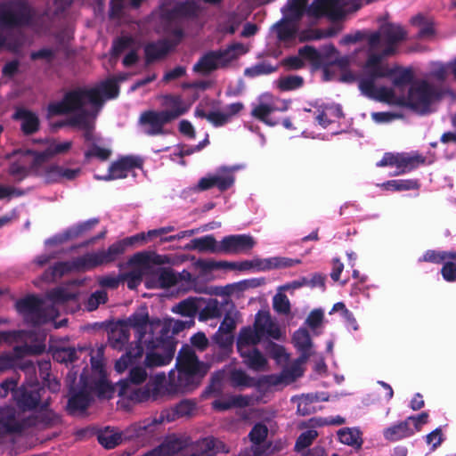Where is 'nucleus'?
<instances>
[{
    "label": "nucleus",
    "mask_w": 456,
    "mask_h": 456,
    "mask_svg": "<svg viewBox=\"0 0 456 456\" xmlns=\"http://www.w3.org/2000/svg\"><path fill=\"white\" fill-rule=\"evenodd\" d=\"M195 115L200 118H206L215 126H221L228 123V115L225 114L224 110H216L206 114L203 110H196Z\"/></svg>",
    "instance_id": "nucleus-48"
},
{
    "label": "nucleus",
    "mask_w": 456,
    "mask_h": 456,
    "mask_svg": "<svg viewBox=\"0 0 456 456\" xmlns=\"http://www.w3.org/2000/svg\"><path fill=\"white\" fill-rule=\"evenodd\" d=\"M14 118L20 123V127L25 134H31L37 130L39 120L37 115L27 110H19Z\"/></svg>",
    "instance_id": "nucleus-38"
},
{
    "label": "nucleus",
    "mask_w": 456,
    "mask_h": 456,
    "mask_svg": "<svg viewBox=\"0 0 456 456\" xmlns=\"http://www.w3.org/2000/svg\"><path fill=\"white\" fill-rule=\"evenodd\" d=\"M338 436L342 444L360 448L362 444L361 432L357 428H343L338 432Z\"/></svg>",
    "instance_id": "nucleus-44"
},
{
    "label": "nucleus",
    "mask_w": 456,
    "mask_h": 456,
    "mask_svg": "<svg viewBox=\"0 0 456 456\" xmlns=\"http://www.w3.org/2000/svg\"><path fill=\"white\" fill-rule=\"evenodd\" d=\"M299 260L273 256L268 258H254L250 261L242 262L240 265V270H253L257 272H265L273 269L287 268L297 265Z\"/></svg>",
    "instance_id": "nucleus-27"
},
{
    "label": "nucleus",
    "mask_w": 456,
    "mask_h": 456,
    "mask_svg": "<svg viewBox=\"0 0 456 456\" xmlns=\"http://www.w3.org/2000/svg\"><path fill=\"white\" fill-rule=\"evenodd\" d=\"M77 293V285L70 284L52 291L44 300L28 297L17 303V310L27 322L38 324L52 322L58 315L57 306L75 299Z\"/></svg>",
    "instance_id": "nucleus-6"
},
{
    "label": "nucleus",
    "mask_w": 456,
    "mask_h": 456,
    "mask_svg": "<svg viewBox=\"0 0 456 456\" xmlns=\"http://www.w3.org/2000/svg\"><path fill=\"white\" fill-rule=\"evenodd\" d=\"M228 379L233 386L237 387H250L254 381L246 373L240 370H233L229 372Z\"/></svg>",
    "instance_id": "nucleus-53"
},
{
    "label": "nucleus",
    "mask_w": 456,
    "mask_h": 456,
    "mask_svg": "<svg viewBox=\"0 0 456 456\" xmlns=\"http://www.w3.org/2000/svg\"><path fill=\"white\" fill-rule=\"evenodd\" d=\"M122 441V436L114 430H105L99 436V442L105 448H113Z\"/></svg>",
    "instance_id": "nucleus-50"
},
{
    "label": "nucleus",
    "mask_w": 456,
    "mask_h": 456,
    "mask_svg": "<svg viewBox=\"0 0 456 456\" xmlns=\"http://www.w3.org/2000/svg\"><path fill=\"white\" fill-rule=\"evenodd\" d=\"M316 436L317 432L315 430H307L302 433L296 443L297 451L299 452L309 446Z\"/></svg>",
    "instance_id": "nucleus-58"
},
{
    "label": "nucleus",
    "mask_w": 456,
    "mask_h": 456,
    "mask_svg": "<svg viewBox=\"0 0 456 456\" xmlns=\"http://www.w3.org/2000/svg\"><path fill=\"white\" fill-rule=\"evenodd\" d=\"M240 169L239 166L230 167H220L215 173L200 179L196 188L199 191H205L212 187H217L220 191H225L232 187L234 183V173Z\"/></svg>",
    "instance_id": "nucleus-23"
},
{
    "label": "nucleus",
    "mask_w": 456,
    "mask_h": 456,
    "mask_svg": "<svg viewBox=\"0 0 456 456\" xmlns=\"http://www.w3.org/2000/svg\"><path fill=\"white\" fill-rule=\"evenodd\" d=\"M110 150L108 147L102 146L100 143H94L86 152V157H95L101 160H105L110 156Z\"/></svg>",
    "instance_id": "nucleus-56"
},
{
    "label": "nucleus",
    "mask_w": 456,
    "mask_h": 456,
    "mask_svg": "<svg viewBox=\"0 0 456 456\" xmlns=\"http://www.w3.org/2000/svg\"><path fill=\"white\" fill-rule=\"evenodd\" d=\"M341 116V108L338 105H330L318 109L316 119L322 127H326L328 124L336 121L340 118Z\"/></svg>",
    "instance_id": "nucleus-40"
},
{
    "label": "nucleus",
    "mask_w": 456,
    "mask_h": 456,
    "mask_svg": "<svg viewBox=\"0 0 456 456\" xmlns=\"http://www.w3.org/2000/svg\"><path fill=\"white\" fill-rule=\"evenodd\" d=\"M306 5V0H289L284 8V18L286 20H296L299 19Z\"/></svg>",
    "instance_id": "nucleus-46"
},
{
    "label": "nucleus",
    "mask_w": 456,
    "mask_h": 456,
    "mask_svg": "<svg viewBox=\"0 0 456 456\" xmlns=\"http://www.w3.org/2000/svg\"><path fill=\"white\" fill-rule=\"evenodd\" d=\"M306 61L309 62V59L307 57L302 56L300 52L298 53L297 56H291L283 61L284 64L289 69H299Z\"/></svg>",
    "instance_id": "nucleus-64"
},
{
    "label": "nucleus",
    "mask_w": 456,
    "mask_h": 456,
    "mask_svg": "<svg viewBox=\"0 0 456 456\" xmlns=\"http://www.w3.org/2000/svg\"><path fill=\"white\" fill-rule=\"evenodd\" d=\"M371 118L377 124L390 123L396 118H400V115L393 112H372Z\"/></svg>",
    "instance_id": "nucleus-63"
},
{
    "label": "nucleus",
    "mask_w": 456,
    "mask_h": 456,
    "mask_svg": "<svg viewBox=\"0 0 456 456\" xmlns=\"http://www.w3.org/2000/svg\"><path fill=\"white\" fill-rule=\"evenodd\" d=\"M259 338L249 330H241L238 338L237 346L244 362L252 370H264L267 365L266 358L255 348Z\"/></svg>",
    "instance_id": "nucleus-16"
},
{
    "label": "nucleus",
    "mask_w": 456,
    "mask_h": 456,
    "mask_svg": "<svg viewBox=\"0 0 456 456\" xmlns=\"http://www.w3.org/2000/svg\"><path fill=\"white\" fill-rule=\"evenodd\" d=\"M142 359V349L141 347L129 348L126 354L122 355L115 363V370L118 373L124 372L130 368L129 380L134 384H140L146 379L145 369L139 365Z\"/></svg>",
    "instance_id": "nucleus-20"
},
{
    "label": "nucleus",
    "mask_w": 456,
    "mask_h": 456,
    "mask_svg": "<svg viewBox=\"0 0 456 456\" xmlns=\"http://www.w3.org/2000/svg\"><path fill=\"white\" fill-rule=\"evenodd\" d=\"M163 261L160 256L142 252L134 255L130 261L131 271L127 275V286L134 289L144 279L148 289L167 288L176 282L175 274L168 270L158 267Z\"/></svg>",
    "instance_id": "nucleus-5"
},
{
    "label": "nucleus",
    "mask_w": 456,
    "mask_h": 456,
    "mask_svg": "<svg viewBox=\"0 0 456 456\" xmlns=\"http://www.w3.org/2000/svg\"><path fill=\"white\" fill-rule=\"evenodd\" d=\"M274 71V68L266 63H259L245 69L244 74L248 77H256L259 75L269 74Z\"/></svg>",
    "instance_id": "nucleus-60"
},
{
    "label": "nucleus",
    "mask_w": 456,
    "mask_h": 456,
    "mask_svg": "<svg viewBox=\"0 0 456 456\" xmlns=\"http://www.w3.org/2000/svg\"><path fill=\"white\" fill-rule=\"evenodd\" d=\"M246 403V400L240 397H231L228 399H218L213 403V407L219 411L231 408L233 405H242Z\"/></svg>",
    "instance_id": "nucleus-57"
},
{
    "label": "nucleus",
    "mask_w": 456,
    "mask_h": 456,
    "mask_svg": "<svg viewBox=\"0 0 456 456\" xmlns=\"http://www.w3.org/2000/svg\"><path fill=\"white\" fill-rule=\"evenodd\" d=\"M142 168V161L134 157H123L113 162L109 171L104 175H95L97 179L115 180L127 177L128 175L135 176V170Z\"/></svg>",
    "instance_id": "nucleus-24"
},
{
    "label": "nucleus",
    "mask_w": 456,
    "mask_h": 456,
    "mask_svg": "<svg viewBox=\"0 0 456 456\" xmlns=\"http://www.w3.org/2000/svg\"><path fill=\"white\" fill-rule=\"evenodd\" d=\"M148 341H142L137 333V342L131 348L141 347L145 350L143 363L147 367H160L170 363L174 357L175 346L173 339H165L150 330H146Z\"/></svg>",
    "instance_id": "nucleus-12"
},
{
    "label": "nucleus",
    "mask_w": 456,
    "mask_h": 456,
    "mask_svg": "<svg viewBox=\"0 0 456 456\" xmlns=\"http://www.w3.org/2000/svg\"><path fill=\"white\" fill-rule=\"evenodd\" d=\"M138 48L139 45L134 39L127 37H122L121 38L115 41L112 51L114 56L126 53L123 62L126 66H129L136 61V51Z\"/></svg>",
    "instance_id": "nucleus-32"
},
{
    "label": "nucleus",
    "mask_w": 456,
    "mask_h": 456,
    "mask_svg": "<svg viewBox=\"0 0 456 456\" xmlns=\"http://www.w3.org/2000/svg\"><path fill=\"white\" fill-rule=\"evenodd\" d=\"M199 449L206 456H211L213 453L227 452L225 444L215 438L208 437L200 441L198 444Z\"/></svg>",
    "instance_id": "nucleus-45"
},
{
    "label": "nucleus",
    "mask_w": 456,
    "mask_h": 456,
    "mask_svg": "<svg viewBox=\"0 0 456 456\" xmlns=\"http://www.w3.org/2000/svg\"><path fill=\"white\" fill-rule=\"evenodd\" d=\"M45 337L41 331L0 332V344L14 345L13 353L0 355V371L13 368L18 364V361L26 355L42 353L45 348Z\"/></svg>",
    "instance_id": "nucleus-7"
},
{
    "label": "nucleus",
    "mask_w": 456,
    "mask_h": 456,
    "mask_svg": "<svg viewBox=\"0 0 456 456\" xmlns=\"http://www.w3.org/2000/svg\"><path fill=\"white\" fill-rule=\"evenodd\" d=\"M300 54L309 59V63L318 67L324 65L323 77L325 80L338 79L351 83L356 80V76L347 69L349 60L338 58V53L332 45L324 46L317 52L310 46L300 49Z\"/></svg>",
    "instance_id": "nucleus-9"
},
{
    "label": "nucleus",
    "mask_w": 456,
    "mask_h": 456,
    "mask_svg": "<svg viewBox=\"0 0 456 456\" xmlns=\"http://www.w3.org/2000/svg\"><path fill=\"white\" fill-rule=\"evenodd\" d=\"M25 151H16L12 153L14 161L10 167L11 175L18 181L27 176L28 169L34 170L36 175L45 183H57L62 180H73L80 174V168H68L56 164H47L46 161L34 162L21 157Z\"/></svg>",
    "instance_id": "nucleus-8"
},
{
    "label": "nucleus",
    "mask_w": 456,
    "mask_h": 456,
    "mask_svg": "<svg viewBox=\"0 0 456 456\" xmlns=\"http://www.w3.org/2000/svg\"><path fill=\"white\" fill-rule=\"evenodd\" d=\"M204 303L202 297H189L172 307V312L186 317H194Z\"/></svg>",
    "instance_id": "nucleus-36"
},
{
    "label": "nucleus",
    "mask_w": 456,
    "mask_h": 456,
    "mask_svg": "<svg viewBox=\"0 0 456 456\" xmlns=\"http://www.w3.org/2000/svg\"><path fill=\"white\" fill-rule=\"evenodd\" d=\"M91 362L92 369L97 378L94 380H88L84 374L81 375L80 382L82 388L78 392L73 391L69 400L68 405L70 411H75L86 409L91 401V394L93 392L103 397L109 396L112 392V387L103 373L101 361H96L92 357Z\"/></svg>",
    "instance_id": "nucleus-10"
},
{
    "label": "nucleus",
    "mask_w": 456,
    "mask_h": 456,
    "mask_svg": "<svg viewBox=\"0 0 456 456\" xmlns=\"http://www.w3.org/2000/svg\"><path fill=\"white\" fill-rule=\"evenodd\" d=\"M266 350L270 356L273 358L278 364L283 365L287 363L289 360V354H287L285 348L282 346L270 343L266 347Z\"/></svg>",
    "instance_id": "nucleus-52"
},
{
    "label": "nucleus",
    "mask_w": 456,
    "mask_h": 456,
    "mask_svg": "<svg viewBox=\"0 0 456 456\" xmlns=\"http://www.w3.org/2000/svg\"><path fill=\"white\" fill-rule=\"evenodd\" d=\"M31 18V9L23 1L4 3L0 4V28H18L28 23Z\"/></svg>",
    "instance_id": "nucleus-19"
},
{
    "label": "nucleus",
    "mask_w": 456,
    "mask_h": 456,
    "mask_svg": "<svg viewBox=\"0 0 456 456\" xmlns=\"http://www.w3.org/2000/svg\"><path fill=\"white\" fill-rule=\"evenodd\" d=\"M132 317L133 315L126 321L125 324L117 326L111 330L110 334V340L113 347L120 348L125 343L127 342L129 338V329H133L135 331V335L137 336L136 330L129 323V320Z\"/></svg>",
    "instance_id": "nucleus-37"
},
{
    "label": "nucleus",
    "mask_w": 456,
    "mask_h": 456,
    "mask_svg": "<svg viewBox=\"0 0 456 456\" xmlns=\"http://www.w3.org/2000/svg\"><path fill=\"white\" fill-rule=\"evenodd\" d=\"M248 52V48L241 44H235L228 49L209 53L204 55L194 66V69L200 73H208L216 69L227 65L240 55Z\"/></svg>",
    "instance_id": "nucleus-18"
},
{
    "label": "nucleus",
    "mask_w": 456,
    "mask_h": 456,
    "mask_svg": "<svg viewBox=\"0 0 456 456\" xmlns=\"http://www.w3.org/2000/svg\"><path fill=\"white\" fill-rule=\"evenodd\" d=\"M141 125L143 132L148 134H157L162 132L163 126L169 122L163 118L160 111H149L142 115Z\"/></svg>",
    "instance_id": "nucleus-33"
},
{
    "label": "nucleus",
    "mask_w": 456,
    "mask_h": 456,
    "mask_svg": "<svg viewBox=\"0 0 456 456\" xmlns=\"http://www.w3.org/2000/svg\"><path fill=\"white\" fill-rule=\"evenodd\" d=\"M182 447L183 444L180 440L175 437H170L159 448L155 449L145 456H173L177 452H179Z\"/></svg>",
    "instance_id": "nucleus-42"
},
{
    "label": "nucleus",
    "mask_w": 456,
    "mask_h": 456,
    "mask_svg": "<svg viewBox=\"0 0 456 456\" xmlns=\"http://www.w3.org/2000/svg\"><path fill=\"white\" fill-rule=\"evenodd\" d=\"M82 354L86 356L88 354L87 350L79 349L78 351L70 347H63L54 349L53 351V357L55 361L59 362H73L75 359L79 358Z\"/></svg>",
    "instance_id": "nucleus-43"
},
{
    "label": "nucleus",
    "mask_w": 456,
    "mask_h": 456,
    "mask_svg": "<svg viewBox=\"0 0 456 456\" xmlns=\"http://www.w3.org/2000/svg\"><path fill=\"white\" fill-rule=\"evenodd\" d=\"M256 245L249 234L229 235L221 240L222 254H240L249 251Z\"/></svg>",
    "instance_id": "nucleus-29"
},
{
    "label": "nucleus",
    "mask_w": 456,
    "mask_h": 456,
    "mask_svg": "<svg viewBox=\"0 0 456 456\" xmlns=\"http://www.w3.org/2000/svg\"><path fill=\"white\" fill-rule=\"evenodd\" d=\"M292 342L298 352H300V358L297 360L291 371L288 369H285L282 370L280 376L268 377V382L270 384L274 386L280 384H288L303 373V370L301 369L300 365L305 362L312 354L313 346L307 330L305 328H300L297 330L293 335Z\"/></svg>",
    "instance_id": "nucleus-15"
},
{
    "label": "nucleus",
    "mask_w": 456,
    "mask_h": 456,
    "mask_svg": "<svg viewBox=\"0 0 456 456\" xmlns=\"http://www.w3.org/2000/svg\"><path fill=\"white\" fill-rule=\"evenodd\" d=\"M127 247L124 240L111 245L107 251H101L95 254H88L77 259L75 263H60L53 268V278L61 276L63 273L73 269L85 270L103 263L112 261L118 255L124 252Z\"/></svg>",
    "instance_id": "nucleus-14"
},
{
    "label": "nucleus",
    "mask_w": 456,
    "mask_h": 456,
    "mask_svg": "<svg viewBox=\"0 0 456 456\" xmlns=\"http://www.w3.org/2000/svg\"><path fill=\"white\" fill-rule=\"evenodd\" d=\"M405 33L398 25H387L379 33L347 35L342 44L362 42L367 60L359 80L361 92L389 104L409 107L419 113L432 110L440 94L426 81L413 84L406 92L411 79L409 70L390 67L383 57L395 51V44L404 38Z\"/></svg>",
    "instance_id": "nucleus-1"
},
{
    "label": "nucleus",
    "mask_w": 456,
    "mask_h": 456,
    "mask_svg": "<svg viewBox=\"0 0 456 456\" xmlns=\"http://www.w3.org/2000/svg\"><path fill=\"white\" fill-rule=\"evenodd\" d=\"M289 102L270 94H263L252 104L251 115L265 125L273 126L279 123V120L274 118L273 114L276 111L284 112L289 110Z\"/></svg>",
    "instance_id": "nucleus-17"
},
{
    "label": "nucleus",
    "mask_w": 456,
    "mask_h": 456,
    "mask_svg": "<svg viewBox=\"0 0 456 456\" xmlns=\"http://www.w3.org/2000/svg\"><path fill=\"white\" fill-rule=\"evenodd\" d=\"M162 106L163 118L171 121L187 112L191 103L184 102L179 96L168 95L163 98Z\"/></svg>",
    "instance_id": "nucleus-31"
},
{
    "label": "nucleus",
    "mask_w": 456,
    "mask_h": 456,
    "mask_svg": "<svg viewBox=\"0 0 456 456\" xmlns=\"http://www.w3.org/2000/svg\"><path fill=\"white\" fill-rule=\"evenodd\" d=\"M194 411V404L189 401H183L174 410V416L169 418L168 414L162 413L159 417H153L144 419L142 422L136 423L131 427L133 436H141L146 434L154 432L158 427L164 422L170 421L175 417H183L190 415Z\"/></svg>",
    "instance_id": "nucleus-21"
},
{
    "label": "nucleus",
    "mask_w": 456,
    "mask_h": 456,
    "mask_svg": "<svg viewBox=\"0 0 456 456\" xmlns=\"http://www.w3.org/2000/svg\"><path fill=\"white\" fill-rule=\"evenodd\" d=\"M238 322L239 313L237 311H231L226 314L215 336V339L221 346L227 347L232 344L233 336L232 333L236 328Z\"/></svg>",
    "instance_id": "nucleus-30"
},
{
    "label": "nucleus",
    "mask_w": 456,
    "mask_h": 456,
    "mask_svg": "<svg viewBox=\"0 0 456 456\" xmlns=\"http://www.w3.org/2000/svg\"><path fill=\"white\" fill-rule=\"evenodd\" d=\"M294 20H284L274 28L277 37L281 41H287L295 37L297 28Z\"/></svg>",
    "instance_id": "nucleus-47"
},
{
    "label": "nucleus",
    "mask_w": 456,
    "mask_h": 456,
    "mask_svg": "<svg viewBox=\"0 0 456 456\" xmlns=\"http://www.w3.org/2000/svg\"><path fill=\"white\" fill-rule=\"evenodd\" d=\"M106 299L107 295L105 291H96L95 293L92 294L91 297L88 298L86 307L88 311H94L101 304H104L106 302Z\"/></svg>",
    "instance_id": "nucleus-59"
},
{
    "label": "nucleus",
    "mask_w": 456,
    "mask_h": 456,
    "mask_svg": "<svg viewBox=\"0 0 456 456\" xmlns=\"http://www.w3.org/2000/svg\"><path fill=\"white\" fill-rule=\"evenodd\" d=\"M277 85L283 91L294 90L302 86L303 78L298 76L283 77L277 81Z\"/></svg>",
    "instance_id": "nucleus-54"
},
{
    "label": "nucleus",
    "mask_w": 456,
    "mask_h": 456,
    "mask_svg": "<svg viewBox=\"0 0 456 456\" xmlns=\"http://www.w3.org/2000/svg\"><path fill=\"white\" fill-rule=\"evenodd\" d=\"M323 312L315 309L310 313L306 319V325L314 332L322 323Z\"/></svg>",
    "instance_id": "nucleus-61"
},
{
    "label": "nucleus",
    "mask_w": 456,
    "mask_h": 456,
    "mask_svg": "<svg viewBox=\"0 0 456 456\" xmlns=\"http://www.w3.org/2000/svg\"><path fill=\"white\" fill-rule=\"evenodd\" d=\"M428 414L422 412L418 416H412L404 421L386 428L383 432L384 437L391 442L398 441L408 437L420 431L421 428L428 423Z\"/></svg>",
    "instance_id": "nucleus-22"
},
{
    "label": "nucleus",
    "mask_w": 456,
    "mask_h": 456,
    "mask_svg": "<svg viewBox=\"0 0 456 456\" xmlns=\"http://www.w3.org/2000/svg\"><path fill=\"white\" fill-rule=\"evenodd\" d=\"M197 6L195 3L189 2L179 5L174 11L167 6L162 8V20L167 24V30L172 32L173 42L161 41L157 44L148 45L145 48L146 55L149 59H155L164 55L171 47H173L181 37V31L176 28L174 20L178 16H191L196 14Z\"/></svg>",
    "instance_id": "nucleus-13"
},
{
    "label": "nucleus",
    "mask_w": 456,
    "mask_h": 456,
    "mask_svg": "<svg viewBox=\"0 0 456 456\" xmlns=\"http://www.w3.org/2000/svg\"><path fill=\"white\" fill-rule=\"evenodd\" d=\"M386 190L408 191L418 188V183L414 180H393L382 185Z\"/></svg>",
    "instance_id": "nucleus-51"
},
{
    "label": "nucleus",
    "mask_w": 456,
    "mask_h": 456,
    "mask_svg": "<svg viewBox=\"0 0 456 456\" xmlns=\"http://www.w3.org/2000/svg\"><path fill=\"white\" fill-rule=\"evenodd\" d=\"M17 379L14 378L4 380L0 386V397L4 398L9 392H13V398L21 410L15 412L11 407L0 408V434L12 431H19L23 428L35 425L37 420L28 419L26 411L30 410H45L48 405V397H45V387H39L38 384L28 383L14 390Z\"/></svg>",
    "instance_id": "nucleus-4"
},
{
    "label": "nucleus",
    "mask_w": 456,
    "mask_h": 456,
    "mask_svg": "<svg viewBox=\"0 0 456 456\" xmlns=\"http://www.w3.org/2000/svg\"><path fill=\"white\" fill-rule=\"evenodd\" d=\"M422 260L437 264L444 263L441 271L443 278L450 282L456 281V265L450 262V260L456 261V253L428 250L423 255Z\"/></svg>",
    "instance_id": "nucleus-28"
},
{
    "label": "nucleus",
    "mask_w": 456,
    "mask_h": 456,
    "mask_svg": "<svg viewBox=\"0 0 456 456\" xmlns=\"http://www.w3.org/2000/svg\"><path fill=\"white\" fill-rule=\"evenodd\" d=\"M149 314L145 307L140 308L136 313L133 314V317L129 320L130 325H132L139 334V338L142 341H148L146 338V330H150L152 332L157 333L165 339H172L171 335L178 333L186 327H191L193 324V321L182 322L172 318H165L163 320H148Z\"/></svg>",
    "instance_id": "nucleus-11"
},
{
    "label": "nucleus",
    "mask_w": 456,
    "mask_h": 456,
    "mask_svg": "<svg viewBox=\"0 0 456 456\" xmlns=\"http://www.w3.org/2000/svg\"><path fill=\"white\" fill-rule=\"evenodd\" d=\"M379 167H395L397 174L405 173L413 167V159L405 154L386 153L378 163Z\"/></svg>",
    "instance_id": "nucleus-34"
},
{
    "label": "nucleus",
    "mask_w": 456,
    "mask_h": 456,
    "mask_svg": "<svg viewBox=\"0 0 456 456\" xmlns=\"http://www.w3.org/2000/svg\"><path fill=\"white\" fill-rule=\"evenodd\" d=\"M327 400L328 397L324 394L303 395L295 399L297 404V411L302 415L310 414L315 410V407L312 405L314 403Z\"/></svg>",
    "instance_id": "nucleus-39"
},
{
    "label": "nucleus",
    "mask_w": 456,
    "mask_h": 456,
    "mask_svg": "<svg viewBox=\"0 0 456 456\" xmlns=\"http://www.w3.org/2000/svg\"><path fill=\"white\" fill-rule=\"evenodd\" d=\"M118 94L117 81L109 78L96 86L69 92L61 102L49 105L48 115H70L73 125L90 129L102 102L106 99L115 98Z\"/></svg>",
    "instance_id": "nucleus-3"
},
{
    "label": "nucleus",
    "mask_w": 456,
    "mask_h": 456,
    "mask_svg": "<svg viewBox=\"0 0 456 456\" xmlns=\"http://www.w3.org/2000/svg\"><path fill=\"white\" fill-rule=\"evenodd\" d=\"M42 143L41 151L27 150L21 154V157L39 163L40 161H46L55 155L65 153L71 148V142L69 141L45 140Z\"/></svg>",
    "instance_id": "nucleus-25"
},
{
    "label": "nucleus",
    "mask_w": 456,
    "mask_h": 456,
    "mask_svg": "<svg viewBox=\"0 0 456 456\" xmlns=\"http://www.w3.org/2000/svg\"><path fill=\"white\" fill-rule=\"evenodd\" d=\"M273 308L280 314H288L290 310V304L288 297L280 290L273 300Z\"/></svg>",
    "instance_id": "nucleus-55"
},
{
    "label": "nucleus",
    "mask_w": 456,
    "mask_h": 456,
    "mask_svg": "<svg viewBox=\"0 0 456 456\" xmlns=\"http://www.w3.org/2000/svg\"><path fill=\"white\" fill-rule=\"evenodd\" d=\"M188 248L200 252L222 254L221 241H216L212 235L193 239Z\"/></svg>",
    "instance_id": "nucleus-35"
},
{
    "label": "nucleus",
    "mask_w": 456,
    "mask_h": 456,
    "mask_svg": "<svg viewBox=\"0 0 456 456\" xmlns=\"http://www.w3.org/2000/svg\"><path fill=\"white\" fill-rule=\"evenodd\" d=\"M444 441V435L440 428H436L426 436V442L431 446V450L435 451Z\"/></svg>",
    "instance_id": "nucleus-62"
},
{
    "label": "nucleus",
    "mask_w": 456,
    "mask_h": 456,
    "mask_svg": "<svg viewBox=\"0 0 456 456\" xmlns=\"http://www.w3.org/2000/svg\"><path fill=\"white\" fill-rule=\"evenodd\" d=\"M222 311L216 299H205L199 310V320L205 322L211 319L219 318Z\"/></svg>",
    "instance_id": "nucleus-41"
},
{
    "label": "nucleus",
    "mask_w": 456,
    "mask_h": 456,
    "mask_svg": "<svg viewBox=\"0 0 456 456\" xmlns=\"http://www.w3.org/2000/svg\"><path fill=\"white\" fill-rule=\"evenodd\" d=\"M209 365L198 361L193 350L188 346L179 352L176 370H171L168 381L163 373L151 377L143 389H138L132 399L142 402L159 399L194 389L209 370Z\"/></svg>",
    "instance_id": "nucleus-2"
},
{
    "label": "nucleus",
    "mask_w": 456,
    "mask_h": 456,
    "mask_svg": "<svg viewBox=\"0 0 456 456\" xmlns=\"http://www.w3.org/2000/svg\"><path fill=\"white\" fill-rule=\"evenodd\" d=\"M243 330H249L259 338V341L264 337L280 339L284 336V330L274 322L267 312H258L256 315L254 327H247Z\"/></svg>",
    "instance_id": "nucleus-26"
},
{
    "label": "nucleus",
    "mask_w": 456,
    "mask_h": 456,
    "mask_svg": "<svg viewBox=\"0 0 456 456\" xmlns=\"http://www.w3.org/2000/svg\"><path fill=\"white\" fill-rule=\"evenodd\" d=\"M449 72L452 73L456 78V59L447 65L442 63L434 64L431 75L434 78L442 80L446 77Z\"/></svg>",
    "instance_id": "nucleus-49"
}]
</instances>
